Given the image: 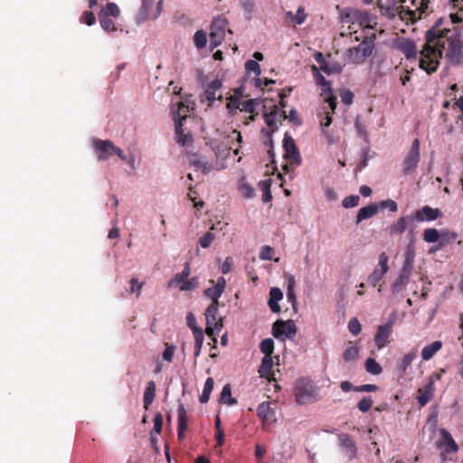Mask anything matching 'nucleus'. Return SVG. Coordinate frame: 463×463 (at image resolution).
<instances>
[{
  "label": "nucleus",
  "mask_w": 463,
  "mask_h": 463,
  "mask_svg": "<svg viewBox=\"0 0 463 463\" xmlns=\"http://www.w3.org/2000/svg\"><path fill=\"white\" fill-rule=\"evenodd\" d=\"M279 116L280 118H282L283 119L285 118H288V120L290 122H292L294 125L296 126H299L302 124V120L300 119V118L298 117V111L295 109H291L289 110V114L287 116L286 115V111L285 110H281L279 112Z\"/></svg>",
  "instance_id": "ea45409f"
},
{
  "label": "nucleus",
  "mask_w": 463,
  "mask_h": 463,
  "mask_svg": "<svg viewBox=\"0 0 463 463\" xmlns=\"http://www.w3.org/2000/svg\"><path fill=\"white\" fill-rule=\"evenodd\" d=\"M439 238V233L437 229L434 228H429L426 229L423 232V240L426 242L433 243L438 241Z\"/></svg>",
  "instance_id": "49530a36"
},
{
  "label": "nucleus",
  "mask_w": 463,
  "mask_h": 463,
  "mask_svg": "<svg viewBox=\"0 0 463 463\" xmlns=\"http://www.w3.org/2000/svg\"><path fill=\"white\" fill-rule=\"evenodd\" d=\"M99 24L106 32H114L116 30L115 23L106 14H99Z\"/></svg>",
  "instance_id": "37998d69"
},
{
  "label": "nucleus",
  "mask_w": 463,
  "mask_h": 463,
  "mask_svg": "<svg viewBox=\"0 0 463 463\" xmlns=\"http://www.w3.org/2000/svg\"><path fill=\"white\" fill-rule=\"evenodd\" d=\"M420 159V140L419 138H415L411 146L404 156L402 166V174L404 175H411L416 168L418 167V164Z\"/></svg>",
  "instance_id": "423d86ee"
},
{
  "label": "nucleus",
  "mask_w": 463,
  "mask_h": 463,
  "mask_svg": "<svg viewBox=\"0 0 463 463\" xmlns=\"http://www.w3.org/2000/svg\"><path fill=\"white\" fill-rule=\"evenodd\" d=\"M378 211H379V205L374 203H370L364 207H362L356 215V220H355L356 224L360 223L364 220L372 218L373 215H375L378 213Z\"/></svg>",
  "instance_id": "4be33fe9"
},
{
  "label": "nucleus",
  "mask_w": 463,
  "mask_h": 463,
  "mask_svg": "<svg viewBox=\"0 0 463 463\" xmlns=\"http://www.w3.org/2000/svg\"><path fill=\"white\" fill-rule=\"evenodd\" d=\"M443 18H439L425 33V43L420 51V68L428 74L434 73L439 65L442 52L450 65H458L462 58V42L459 33L454 29L441 28Z\"/></svg>",
  "instance_id": "f257e3e1"
},
{
  "label": "nucleus",
  "mask_w": 463,
  "mask_h": 463,
  "mask_svg": "<svg viewBox=\"0 0 463 463\" xmlns=\"http://www.w3.org/2000/svg\"><path fill=\"white\" fill-rule=\"evenodd\" d=\"M214 234L208 232H206L203 237L200 238L199 240V244L202 248H208L211 243L213 242V241L214 240Z\"/></svg>",
  "instance_id": "e2e57ef3"
},
{
  "label": "nucleus",
  "mask_w": 463,
  "mask_h": 463,
  "mask_svg": "<svg viewBox=\"0 0 463 463\" xmlns=\"http://www.w3.org/2000/svg\"><path fill=\"white\" fill-rule=\"evenodd\" d=\"M283 148L285 149L284 156L287 159L290 160L292 163H295L298 165H300L301 156L299 151L295 144L294 139L288 134H286L283 138Z\"/></svg>",
  "instance_id": "ddd939ff"
},
{
  "label": "nucleus",
  "mask_w": 463,
  "mask_h": 463,
  "mask_svg": "<svg viewBox=\"0 0 463 463\" xmlns=\"http://www.w3.org/2000/svg\"><path fill=\"white\" fill-rule=\"evenodd\" d=\"M296 402L304 405L318 400L317 388L313 382L307 378H299L296 381L294 387Z\"/></svg>",
  "instance_id": "7ed1b4c3"
},
{
  "label": "nucleus",
  "mask_w": 463,
  "mask_h": 463,
  "mask_svg": "<svg viewBox=\"0 0 463 463\" xmlns=\"http://www.w3.org/2000/svg\"><path fill=\"white\" fill-rule=\"evenodd\" d=\"M279 114L278 106L274 105L271 111L264 114L265 123L269 127L271 131L277 130L278 127L276 125V118Z\"/></svg>",
  "instance_id": "2f4dec72"
},
{
  "label": "nucleus",
  "mask_w": 463,
  "mask_h": 463,
  "mask_svg": "<svg viewBox=\"0 0 463 463\" xmlns=\"http://www.w3.org/2000/svg\"><path fill=\"white\" fill-rule=\"evenodd\" d=\"M184 107V102L180 101L177 103V109L173 110V118L175 125L176 142L182 146L187 145L191 142L192 137L189 134H184L183 129V120L186 119V114L182 115L180 110Z\"/></svg>",
  "instance_id": "0eeeda50"
},
{
  "label": "nucleus",
  "mask_w": 463,
  "mask_h": 463,
  "mask_svg": "<svg viewBox=\"0 0 463 463\" xmlns=\"http://www.w3.org/2000/svg\"><path fill=\"white\" fill-rule=\"evenodd\" d=\"M272 335L276 338L285 335L287 338L292 340L297 335V326L292 319L286 321L277 320L272 325Z\"/></svg>",
  "instance_id": "1a4fd4ad"
},
{
  "label": "nucleus",
  "mask_w": 463,
  "mask_h": 463,
  "mask_svg": "<svg viewBox=\"0 0 463 463\" xmlns=\"http://www.w3.org/2000/svg\"><path fill=\"white\" fill-rule=\"evenodd\" d=\"M80 22L90 26L96 23V17L91 11H85L81 14Z\"/></svg>",
  "instance_id": "680f3d73"
},
{
  "label": "nucleus",
  "mask_w": 463,
  "mask_h": 463,
  "mask_svg": "<svg viewBox=\"0 0 463 463\" xmlns=\"http://www.w3.org/2000/svg\"><path fill=\"white\" fill-rule=\"evenodd\" d=\"M163 0L156 2V0H142L141 6L138 10L137 21L138 24L148 20L157 19L163 9Z\"/></svg>",
  "instance_id": "20e7f679"
},
{
  "label": "nucleus",
  "mask_w": 463,
  "mask_h": 463,
  "mask_svg": "<svg viewBox=\"0 0 463 463\" xmlns=\"http://www.w3.org/2000/svg\"><path fill=\"white\" fill-rule=\"evenodd\" d=\"M275 254V250L270 246H263L260 252V259L262 260H273V256Z\"/></svg>",
  "instance_id": "5fc2aeb1"
},
{
  "label": "nucleus",
  "mask_w": 463,
  "mask_h": 463,
  "mask_svg": "<svg viewBox=\"0 0 463 463\" xmlns=\"http://www.w3.org/2000/svg\"><path fill=\"white\" fill-rule=\"evenodd\" d=\"M373 406V400L371 397H364L357 404L360 411L367 412Z\"/></svg>",
  "instance_id": "052dcab7"
},
{
  "label": "nucleus",
  "mask_w": 463,
  "mask_h": 463,
  "mask_svg": "<svg viewBox=\"0 0 463 463\" xmlns=\"http://www.w3.org/2000/svg\"><path fill=\"white\" fill-rule=\"evenodd\" d=\"M359 348L355 345L349 346L345 349L343 358L345 362L354 361L358 357Z\"/></svg>",
  "instance_id": "8fccbe9b"
},
{
  "label": "nucleus",
  "mask_w": 463,
  "mask_h": 463,
  "mask_svg": "<svg viewBox=\"0 0 463 463\" xmlns=\"http://www.w3.org/2000/svg\"><path fill=\"white\" fill-rule=\"evenodd\" d=\"M416 358V352L411 351L406 354L399 364V370L405 373L407 368L411 364L412 361Z\"/></svg>",
  "instance_id": "a19ab883"
},
{
  "label": "nucleus",
  "mask_w": 463,
  "mask_h": 463,
  "mask_svg": "<svg viewBox=\"0 0 463 463\" xmlns=\"http://www.w3.org/2000/svg\"><path fill=\"white\" fill-rule=\"evenodd\" d=\"M213 385H214L213 379L212 377L207 378L204 383L203 392L199 399L201 403L208 402V401L210 399V395L213 390Z\"/></svg>",
  "instance_id": "7c9ffc66"
},
{
  "label": "nucleus",
  "mask_w": 463,
  "mask_h": 463,
  "mask_svg": "<svg viewBox=\"0 0 463 463\" xmlns=\"http://www.w3.org/2000/svg\"><path fill=\"white\" fill-rule=\"evenodd\" d=\"M194 337V357H198L201 354V350L203 344V330H196Z\"/></svg>",
  "instance_id": "79ce46f5"
},
{
  "label": "nucleus",
  "mask_w": 463,
  "mask_h": 463,
  "mask_svg": "<svg viewBox=\"0 0 463 463\" xmlns=\"http://www.w3.org/2000/svg\"><path fill=\"white\" fill-rule=\"evenodd\" d=\"M178 413V439H182L184 438V433L187 429V413L184 404L180 403L177 410Z\"/></svg>",
  "instance_id": "b1692460"
},
{
  "label": "nucleus",
  "mask_w": 463,
  "mask_h": 463,
  "mask_svg": "<svg viewBox=\"0 0 463 463\" xmlns=\"http://www.w3.org/2000/svg\"><path fill=\"white\" fill-rule=\"evenodd\" d=\"M388 260L389 258L387 254L385 252H382L379 255L378 260L379 268H375L374 270L367 278V281L371 286L376 287L379 285L378 292L382 291V285L379 283L389 270Z\"/></svg>",
  "instance_id": "6e6552de"
},
{
  "label": "nucleus",
  "mask_w": 463,
  "mask_h": 463,
  "mask_svg": "<svg viewBox=\"0 0 463 463\" xmlns=\"http://www.w3.org/2000/svg\"><path fill=\"white\" fill-rule=\"evenodd\" d=\"M227 26L225 18H215L211 24L210 43L213 47L220 45L224 39Z\"/></svg>",
  "instance_id": "9d476101"
},
{
  "label": "nucleus",
  "mask_w": 463,
  "mask_h": 463,
  "mask_svg": "<svg viewBox=\"0 0 463 463\" xmlns=\"http://www.w3.org/2000/svg\"><path fill=\"white\" fill-rule=\"evenodd\" d=\"M194 42L195 46L198 49H202V48L205 47L206 43H207V35H206V33L203 31H202V30L197 31L194 33Z\"/></svg>",
  "instance_id": "09e8293b"
},
{
  "label": "nucleus",
  "mask_w": 463,
  "mask_h": 463,
  "mask_svg": "<svg viewBox=\"0 0 463 463\" xmlns=\"http://www.w3.org/2000/svg\"><path fill=\"white\" fill-rule=\"evenodd\" d=\"M348 329L352 335H357L362 331V326L356 317H353L348 322Z\"/></svg>",
  "instance_id": "6e6d98bb"
},
{
  "label": "nucleus",
  "mask_w": 463,
  "mask_h": 463,
  "mask_svg": "<svg viewBox=\"0 0 463 463\" xmlns=\"http://www.w3.org/2000/svg\"><path fill=\"white\" fill-rule=\"evenodd\" d=\"M443 215L439 208H431L429 205L423 206L421 209L416 211L414 218L418 222H431Z\"/></svg>",
  "instance_id": "dca6fc26"
},
{
  "label": "nucleus",
  "mask_w": 463,
  "mask_h": 463,
  "mask_svg": "<svg viewBox=\"0 0 463 463\" xmlns=\"http://www.w3.org/2000/svg\"><path fill=\"white\" fill-rule=\"evenodd\" d=\"M190 275V267L188 264L185 265L183 271L175 275L174 279L170 281L169 285H181L185 281Z\"/></svg>",
  "instance_id": "58836bf2"
},
{
  "label": "nucleus",
  "mask_w": 463,
  "mask_h": 463,
  "mask_svg": "<svg viewBox=\"0 0 463 463\" xmlns=\"http://www.w3.org/2000/svg\"><path fill=\"white\" fill-rule=\"evenodd\" d=\"M273 367V359L271 356H263L261 360L260 366L259 368V373L260 377L269 378V376H273L271 373V369Z\"/></svg>",
  "instance_id": "c756f323"
},
{
  "label": "nucleus",
  "mask_w": 463,
  "mask_h": 463,
  "mask_svg": "<svg viewBox=\"0 0 463 463\" xmlns=\"http://www.w3.org/2000/svg\"><path fill=\"white\" fill-rule=\"evenodd\" d=\"M365 370L367 373L377 375L380 374L383 371L382 366L379 363L375 361L373 358H367L364 364Z\"/></svg>",
  "instance_id": "4c0bfd02"
},
{
  "label": "nucleus",
  "mask_w": 463,
  "mask_h": 463,
  "mask_svg": "<svg viewBox=\"0 0 463 463\" xmlns=\"http://www.w3.org/2000/svg\"><path fill=\"white\" fill-rule=\"evenodd\" d=\"M342 102L345 105H351L354 99V93L349 90H343L340 93Z\"/></svg>",
  "instance_id": "338daca9"
},
{
  "label": "nucleus",
  "mask_w": 463,
  "mask_h": 463,
  "mask_svg": "<svg viewBox=\"0 0 463 463\" xmlns=\"http://www.w3.org/2000/svg\"><path fill=\"white\" fill-rule=\"evenodd\" d=\"M442 342L439 340L434 341L431 344L424 346L421 351V357L424 361L431 359L437 352L442 348Z\"/></svg>",
  "instance_id": "a878e982"
},
{
  "label": "nucleus",
  "mask_w": 463,
  "mask_h": 463,
  "mask_svg": "<svg viewBox=\"0 0 463 463\" xmlns=\"http://www.w3.org/2000/svg\"><path fill=\"white\" fill-rule=\"evenodd\" d=\"M435 392V386H432L431 383H428L423 387H420L417 391V401L420 407H424L430 402Z\"/></svg>",
  "instance_id": "6ab92c4d"
},
{
  "label": "nucleus",
  "mask_w": 463,
  "mask_h": 463,
  "mask_svg": "<svg viewBox=\"0 0 463 463\" xmlns=\"http://www.w3.org/2000/svg\"><path fill=\"white\" fill-rule=\"evenodd\" d=\"M222 87V82L219 79H215L209 82L205 91L201 95L200 101L202 103L208 101V107H211L215 99L222 101V95L216 97V91Z\"/></svg>",
  "instance_id": "9b49d317"
},
{
  "label": "nucleus",
  "mask_w": 463,
  "mask_h": 463,
  "mask_svg": "<svg viewBox=\"0 0 463 463\" xmlns=\"http://www.w3.org/2000/svg\"><path fill=\"white\" fill-rule=\"evenodd\" d=\"M269 402H261L257 408V416L261 420L263 427L276 421L275 411Z\"/></svg>",
  "instance_id": "2eb2a0df"
},
{
  "label": "nucleus",
  "mask_w": 463,
  "mask_h": 463,
  "mask_svg": "<svg viewBox=\"0 0 463 463\" xmlns=\"http://www.w3.org/2000/svg\"><path fill=\"white\" fill-rule=\"evenodd\" d=\"M221 402L229 405L237 404V400L232 397V389L230 384H225L221 392Z\"/></svg>",
  "instance_id": "c9c22d12"
},
{
  "label": "nucleus",
  "mask_w": 463,
  "mask_h": 463,
  "mask_svg": "<svg viewBox=\"0 0 463 463\" xmlns=\"http://www.w3.org/2000/svg\"><path fill=\"white\" fill-rule=\"evenodd\" d=\"M260 348L264 356H271L274 350V341L271 338H266L261 341Z\"/></svg>",
  "instance_id": "a18cd8bd"
},
{
  "label": "nucleus",
  "mask_w": 463,
  "mask_h": 463,
  "mask_svg": "<svg viewBox=\"0 0 463 463\" xmlns=\"http://www.w3.org/2000/svg\"><path fill=\"white\" fill-rule=\"evenodd\" d=\"M94 148L99 160H108L113 155H117L121 160H126V156L121 148L114 146L110 140L97 139L94 141Z\"/></svg>",
  "instance_id": "39448f33"
},
{
  "label": "nucleus",
  "mask_w": 463,
  "mask_h": 463,
  "mask_svg": "<svg viewBox=\"0 0 463 463\" xmlns=\"http://www.w3.org/2000/svg\"><path fill=\"white\" fill-rule=\"evenodd\" d=\"M315 60L319 64L320 70L327 75L340 74L343 71V67L339 62L326 61L321 52H317L315 54Z\"/></svg>",
  "instance_id": "4468645a"
},
{
  "label": "nucleus",
  "mask_w": 463,
  "mask_h": 463,
  "mask_svg": "<svg viewBox=\"0 0 463 463\" xmlns=\"http://www.w3.org/2000/svg\"><path fill=\"white\" fill-rule=\"evenodd\" d=\"M312 71L316 77L317 84L323 87V90L325 92L331 93L332 89L330 87V81L326 80V78L321 73H319L317 68L315 65L312 66Z\"/></svg>",
  "instance_id": "72a5a7b5"
},
{
  "label": "nucleus",
  "mask_w": 463,
  "mask_h": 463,
  "mask_svg": "<svg viewBox=\"0 0 463 463\" xmlns=\"http://www.w3.org/2000/svg\"><path fill=\"white\" fill-rule=\"evenodd\" d=\"M245 69L248 73L253 72L255 75L254 85L257 88L261 86L262 80L259 78L260 75V67L256 61L249 60L245 62Z\"/></svg>",
  "instance_id": "c85d7f7f"
},
{
  "label": "nucleus",
  "mask_w": 463,
  "mask_h": 463,
  "mask_svg": "<svg viewBox=\"0 0 463 463\" xmlns=\"http://www.w3.org/2000/svg\"><path fill=\"white\" fill-rule=\"evenodd\" d=\"M373 48L374 36H366L357 46L348 48L344 53V59L348 63L362 64L372 55Z\"/></svg>",
  "instance_id": "f03ea898"
},
{
  "label": "nucleus",
  "mask_w": 463,
  "mask_h": 463,
  "mask_svg": "<svg viewBox=\"0 0 463 463\" xmlns=\"http://www.w3.org/2000/svg\"><path fill=\"white\" fill-rule=\"evenodd\" d=\"M256 104H257V102L255 99H248V100L241 101L240 110L252 114L255 110Z\"/></svg>",
  "instance_id": "bf43d9fd"
},
{
  "label": "nucleus",
  "mask_w": 463,
  "mask_h": 463,
  "mask_svg": "<svg viewBox=\"0 0 463 463\" xmlns=\"http://www.w3.org/2000/svg\"><path fill=\"white\" fill-rule=\"evenodd\" d=\"M283 298V292L279 288H271L269 290V298L268 305L273 313H279L280 311V306L279 301Z\"/></svg>",
  "instance_id": "5701e85b"
},
{
  "label": "nucleus",
  "mask_w": 463,
  "mask_h": 463,
  "mask_svg": "<svg viewBox=\"0 0 463 463\" xmlns=\"http://www.w3.org/2000/svg\"><path fill=\"white\" fill-rule=\"evenodd\" d=\"M175 351V346L174 345H168L166 343L165 349L162 354L163 359L167 362H172Z\"/></svg>",
  "instance_id": "0e129e2a"
},
{
  "label": "nucleus",
  "mask_w": 463,
  "mask_h": 463,
  "mask_svg": "<svg viewBox=\"0 0 463 463\" xmlns=\"http://www.w3.org/2000/svg\"><path fill=\"white\" fill-rule=\"evenodd\" d=\"M338 439L348 460H353L355 458L357 449L355 442L353 440L351 436L345 433H342L338 435Z\"/></svg>",
  "instance_id": "f3484780"
},
{
  "label": "nucleus",
  "mask_w": 463,
  "mask_h": 463,
  "mask_svg": "<svg viewBox=\"0 0 463 463\" xmlns=\"http://www.w3.org/2000/svg\"><path fill=\"white\" fill-rule=\"evenodd\" d=\"M393 322L388 321L378 326L374 335V343L378 349H383L390 343V336L392 333Z\"/></svg>",
  "instance_id": "f8f14e48"
},
{
  "label": "nucleus",
  "mask_w": 463,
  "mask_h": 463,
  "mask_svg": "<svg viewBox=\"0 0 463 463\" xmlns=\"http://www.w3.org/2000/svg\"><path fill=\"white\" fill-rule=\"evenodd\" d=\"M441 438L440 444L445 447V452L451 453L458 450L457 442L452 438L451 434L445 429L439 430Z\"/></svg>",
  "instance_id": "412c9836"
},
{
  "label": "nucleus",
  "mask_w": 463,
  "mask_h": 463,
  "mask_svg": "<svg viewBox=\"0 0 463 463\" xmlns=\"http://www.w3.org/2000/svg\"><path fill=\"white\" fill-rule=\"evenodd\" d=\"M156 396V383L154 381H149L146 384V387L144 392L143 402L144 408L148 410L149 406L152 404L154 398Z\"/></svg>",
  "instance_id": "cd10ccee"
},
{
  "label": "nucleus",
  "mask_w": 463,
  "mask_h": 463,
  "mask_svg": "<svg viewBox=\"0 0 463 463\" xmlns=\"http://www.w3.org/2000/svg\"><path fill=\"white\" fill-rule=\"evenodd\" d=\"M241 107V99L237 96H231L228 99V102L226 104V108L228 109L231 114H234L237 109H240Z\"/></svg>",
  "instance_id": "603ef678"
},
{
  "label": "nucleus",
  "mask_w": 463,
  "mask_h": 463,
  "mask_svg": "<svg viewBox=\"0 0 463 463\" xmlns=\"http://www.w3.org/2000/svg\"><path fill=\"white\" fill-rule=\"evenodd\" d=\"M359 201H360V197L358 195H349V196H346L343 201H342V205L345 207V208H352V207H355L358 205L359 203Z\"/></svg>",
  "instance_id": "4d7b16f0"
},
{
  "label": "nucleus",
  "mask_w": 463,
  "mask_h": 463,
  "mask_svg": "<svg viewBox=\"0 0 463 463\" xmlns=\"http://www.w3.org/2000/svg\"><path fill=\"white\" fill-rule=\"evenodd\" d=\"M198 285V279L196 277L191 278L190 279H186L179 286L181 291H190L194 290Z\"/></svg>",
  "instance_id": "864d4df0"
},
{
  "label": "nucleus",
  "mask_w": 463,
  "mask_h": 463,
  "mask_svg": "<svg viewBox=\"0 0 463 463\" xmlns=\"http://www.w3.org/2000/svg\"><path fill=\"white\" fill-rule=\"evenodd\" d=\"M271 180L266 179L259 182V187L261 189L263 194H262V201L264 203H269L272 199L271 191Z\"/></svg>",
  "instance_id": "f704fd0d"
},
{
  "label": "nucleus",
  "mask_w": 463,
  "mask_h": 463,
  "mask_svg": "<svg viewBox=\"0 0 463 463\" xmlns=\"http://www.w3.org/2000/svg\"><path fill=\"white\" fill-rule=\"evenodd\" d=\"M218 309H219V303H213L212 302L210 304V306L207 307V309L205 310V318H209V317H217V314H218Z\"/></svg>",
  "instance_id": "774afa93"
},
{
  "label": "nucleus",
  "mask_w": 463,
  "mask_h": 463,
  "mask_svg": "<svg viewBox=\"0 0 463 463\" xmlns=\"http://www.w3.org/2000/svg\"><path fill=\"white\" fill-rule=\"evenodd\" d=\"M223 327L222 318V317H209L206 318V335L213 339L214 344L216 343V335L222 330Z\"/></svg>",
  "instance_id": "aec40b11"
},
{
  "label": "nucleus",
  "mask_w": 463,
  "mask_h": 463,
  "mask_svg": "<svg viewBox=\"0 0 463 463\" xmlns=\"http://www.w3.org/2000/svg\"><path fill=\"white\" fill-rule=\"evenodd\" d=\"M238 188H239V191L241 192V194L245 198H248V199L252 198L255 194L254 188L246 182L244 177L240 179Z\"/></svg>",
  "instance_id": "473e14b6"
},
{
  "label": "nucleus",
  "mask_w": 463,
  "mask_h": 463,
  "mask_svg": "<svg viewBox=\"0 0 463 463\" xmlns=\"http://www.w3.org/2000/svg\"><path fill=\"white\" fill-rule=\"evenodd\" d=\"M412 218L411 216L401 217L395 222L390 226L391 234H402L408 227V224L411 222Z\"/></svg>",
  "instance_id": "393cba45"
},
{
  "label": "nucleus",
  "mask_w": 463,
  "mask_h": 463,
  "mask_svg": "<svg viewBox=\"0 0 463 463\" xmlns=\"http://www.w3.org/2000/svg\"><path fill=\"white\" fill-rule=\"evenodd\" d=\"M411 269H412V259H410L409 256H407L406 260L403 262L402 273L399 278L400 283L403 282L404 278L408 279Z\"/></svg>",
  "instance_id": "3c124183"
},
{
  "label": "nucleus",
  "mask_w": 463,
  "mask_h": 463,
  "mask_svg": "<svg viewBox=\"0 0 463 463\" xmlns=\"http://www.w3.org/2000/svg\"><path fill=\"white\" fill-rule=\"evenodd\" d=\"M226 287V280L223 277H220L217 282L213 287H210L204 290V295L211 298L212 302L219 303V298L224 292Z\"/></svg>",
  "instance_id": "a211bd4d"
},
{
  "label": "nucleus",
  "mask_w": 463,
  "mask_h": 463,
  "mask_svg": "<svg viewBox=\"0 0 463 463\" xmlns=\"http://www.w3.org/2000/svg\"><path fill=\"white\" fill-rule=\"evenodd\" d=\"M241 5L244 11L246 19L250 20L252 18L255 8L254 0H242L241 2Z\"/></svg>",
  "instance_id": "c03bdc74"
},
{
  "label": "nucleus",
  "mask_w": 463,
  "mask_h": 463,
  "mask_svg": "<svg viewBox=\"0 0 463 463\" xmlns=\"http://www.w3.org/2000/svg\"><path fill=\"white\" fill-rule=\"evenodd\" d=\"M130 283V293H137V297L138 298L141 294V289L144 286V282L138 283L137 279L132 278L129 281Z\"/></svg>",
  "instance_id": "69168bd1"
},
{
  "label": "nucleus",
  "mask_w": 463,
  "mask_h": 463,
  "mask_svg": "<svg viewBox=\"0 0 463 463\" xmlns=\"http://www.w3.org/2000/svg\"><path fill=\"white\" fill-rule=\"evenodd\" d=\"M295 286V279L294 277H290L288 281V288H287V298L289 302H291L292 307L295 310H297V297L294 290Z\"/></svg>",
  "instance_id": "e433bc0d"
},
{
  "label": "nucleus",
  "mask_w": 463,
  "mask_h": 463,
  "mask_svg": "<svg viewBox=\"0 0 463 463\" xmlns=\"http://www.w3.org/2000/svg\"><path fill=\"white\" fill-rule=\"evenodd\" d=\"M399 48L407 59H415L417 57V47L413 41L404 40L400 43Z\"/></svg>",
  "instance_id": "bb28decb"
},
{
  "label": "nucleus",
  "mask_w": 463,
  "mask_h": 463,
  "mask_svg": "<svg viewBox=\"0 0 463 463\" xmlns=\"http://www.w3.org/2000/svg\"><path fill=\"white\" fill-rule=\"evenodd\" d=\"M163 426V416L161 413H156L154 418V428L151 431V437L153 438V434H160L162 431Z\"/></svg>",
  "instance_id": "13d9d810"
},
{
  "label": "nucleus",
  "mask_w": 463,
  "mask_h": 463,
  "mask_svg": "<svg viewBox=\"0 0 463 463\" xmlns=\"http://www.w3.org/2000/svg\"><path fill=\"white\" fill-rule=\"evenodd\" d=\"M120 11L117 4L115 3H108L105 6V8L102 10V12L99 14H106L108 17L113 16L118 17L119 16Z\"/></svg>",
  "instance_id": "de8ad7c7"
}]
</instances>
